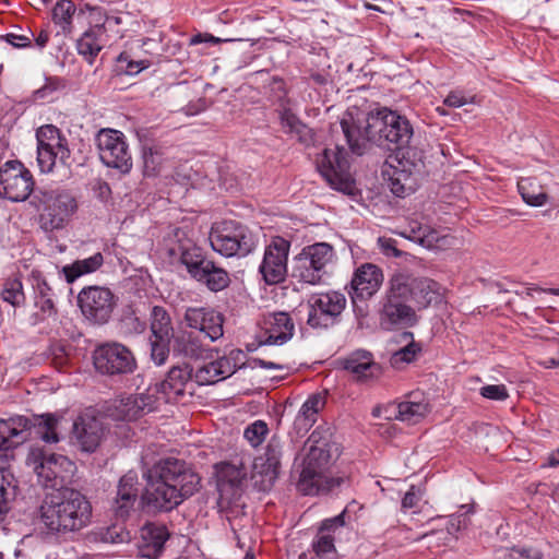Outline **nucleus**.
I'll use <instances>...</instances> for the list:
<instances>
[{
    "instance_id": "1",
    "label": "nucleus",
    "mask_w": 559,
    "mask_h": 559,
    "mask_svg": "<svg viewBox=\"0 0 559 559\" xmlns=\"http://www.w3.org/2000/svg\"><path fill=\"white\" fill-rule=\"evenodd\" d=\"M341 129L353 153L361 155L368 142L388 150H403L412 141L414 130L406 117L389 108L365 114L347 110L341 119Z\"/></svg>"
},
{
    "instance_id": "2",
    "label": "nucleus",
    "mask_w": 559,
    "mask_h": 559,
    "mask_svg": "<svg viewBox=\"0 0 559 559\" xmlns=\"http://www.w3.org/2000/svg\"><path fill=\"white\" fill-rule=\"evenodd\" d=\"M143 503L153 511H170L199 490L201 478L186 462L167 457L148 468Z\"/></svg>"
},
{
    "instance_id": "3",
    "label": "nucleus",
    "mask_w": 559,
    "mask_h": 559,
    "mask_svg": "<svg viewBox=\"0 0 559 559\" xmlns=\"http://www.w3.org/2000/svg\"><path fill=\"white\" fill-rule=\"evenodd\" d=\"M92 512V504L83 493L62 487L45 496L39 520L47 535L66 536L88 526Z\"/></svg>"
},
{
    "instance_id": "4",
    "label": "nucleus",
    "mask_w": 559,
    "mask_h": 559,
    "mask_svg": "<svg viewBox=\"0 0 559 559\" xmlns=\"http://www.w3.org/2000/svg\"><path fill=\"white\" fill-rule=\"evenodd\" d=\"M306 457L297 484L304 495L328 492L338 485L326 474L328 468L340 455V447L329 429L317 428L305 443Z\"/></svg>"
},
{
    "instance_id": "5",
    "label": "nucleus",
    "mask_w": 559,
    "mask_h": 559,
    "mask_svg": "<svg viewBox=\"0 0 559 559\" xmlns=\"http://www.w3.org/2000/svg\"><path fill=\"white\" fill-rule=\"evenodd\" d=\"M395 296L404 297L417 310L443 302L447 289L427 276H416L407 270L395 271L389 280Z\"/></svg>"
},
{
    "instance_id": "6",
    "label": "nucleus",
    "mask_w": 559,
    "mask_h": 559,
    "mask_svg": "<svg viewBox=\"0 0 559 559\" xmlns=\"http://www.w3.org/2000/svg\"><path fill=\"white\" fill-rule=\"evenodd\" d=\"M25 464L45 487H64L74 476L76 466L67 456L49 453L40 447H32L26 455Z\"/></svg>"
},
{
    "instance_id": "7",
    "label": "nucleus",
    "mask_w": 559,
    "mask_h": 559,
    "mask_svg": "<svg viewBox=\"0 0 559 559\" xmlns=\"http://www.w3.org/2000/svg\"><path fill=\"white\" fill-rule=\"evenodd\" d=\"M36 199L39 225L45 231L63 229L78 210L75 198L67 190H41Z\"/></svg>"
},
{
    "instance_id": "8",
    "label": "nucleus",
    "mask_w": 559,
    "mask_h": 559,
    "mask_svg": "<svg viewBox=\"0 0 559 559\" xmlns=\"http://www.w3.org/2000/svg\"><path fill=\"white\" fill-rule=\"evenodd\" d=\"M335 260L336 254L330 243L317 242L307 246L294 258L293 276L299 282L317 285Z\"/></svg>"
},
{
    "instance_id": "9",
    "label": "nucleus",
    "mask_w": 559,
    "mask_h": 559,
    "mask_svg": "<svg viewBox=\"0 0 559 559\" xmlns=\"http://www.w3.org/2000/svg\"><path fill=\"white\" fill-rule=\"evenodd\" d=\"M209 238L213 250L225 257L247 255L254 247L252 234L235 221L215 224Z\"/></svg>"
},
{
    "instance_id": "10",
    "label": "nucleus",
    "mask_w": 559,
    "mask_h": 559,
    "mask_svg": "<svg viewBox=\"0 0 559 559\" xmlns=\"http://www.w3.org/2000/svg\"><path fill=\"white\" fill-rule=\"evenodd\" d=\"M317 168L326 182L335 190L353 194L356 187L349 170V160L344 147H326L317 158Z\"/></svg>"
},
{
    "instance_id": "11",
    "label": "nucleus",
    "mask_w": 559,
    "mask_h": 559,
    "mask_svg": "<svg viewBox=\"0 0 559 559\" xmlns=\"http://www.w3.org/2000/svg\"><path fill=\"white\" fill-rule=\"evenodd\" d=\"M37 162L41 173H51L58 165L66 166L70 159L67 139L52 124L37 130Z\"/></svg>"
},
{
    "instance_id": "12",
    "label": "nucleus",
    "mask_w": 559,
    "mask_h": 559,
    "mask_svg": "<svg viewBox=\"0 0 559 559\" xmlns=\"http://www.w3.org/2000/svg\"><path fill=\"white\" fill-rule=\"evenodd\" d=\"M96 146L99 158L107 167L128 174L132 168V158L126 135L115 129H102L96 134Z\"/></svg>"
},
{
    "instance_id": "13",
    "label": "nucleus",
    "mask_w": 559,
    "mask_h": 559,
    "mask_svg": "<svg viewBox=\"0 0 559 559\" xmlns=\"http://www.w3.org/2000/svg\"><path fill=\"white\" fill-rule=\"evenodd\" d=\"M95 368L103 374L131 373L136 367L132 352L120 343L98 346L93 355Z\"/></svg>"
},
{
    "instance_id": "14",
    "label": "nucleus",
    "mask_w": 559,
    "mask_h": 559,
    "mask_svg": "<svg viewBox=\"0 0 559 559\" xmlns=\"http://www.w3.org/2000/svg\"><path fill=\"white\" fill-rule=\"evenodd\" d=\"M31 171L19 160L11 159L0 167V193L13 202L26 200L33 191Z\"/></svg>"
},
{
    "instance_id": "15",
    "label": "nucleus",
    "mask_w": 559,
    "mask_h": 559,
    "mask_svg": "<svg viewBox=\"0 0 559 559\" xmlns=\"http://www.w3.org/2000/svg\"><path fill=\"white\" fill-rule=\"evenodd\" d=\"M83 316L94 323H106L116 307V297L107 287L90 286L78 296Z\"/></svg>"
},
{
    "instance_id": "16",
    "label": "nucleus",
    "mask_w": 559,
    "mask_h": 559,
    "mask_svg": "<svg viewBox=\"0 0 559 559\" xmlns=\"http://www.w3.org/2000/svg\"><path fill=\"white\" fill-rule=\"evenodd\" d=\"M282 448L281 439L274 436L264 452L254 459L251 478L260 490L266 491L274 485L281 468Z\"/></svg>"
},
{
    "instance_id": "17",
    "label": "nucleus",
    "mask_w": 559,
    "mask_h": 559,
    "mask_svg": "<svg viewBox=\"0 0 559 559\" xmlns=\"http://www.w3.org/2000/svg\"><path fill=\"white\" fill-rule=\"evenodd\" d=\"M246 475L242 466L230 463L216 466L217 504L221 511L230 509L240 499Z\"/></svg>"
},
{
    "instance_id": "18",
    "label": "nucleus",
    "mask_w": 559,
    "mask_h": 559,
    "mask_svg": "<svg viewBox=\"0 0 559 559\" xmlns=\"http://www.w3.org/2000/svg\"><path fill=\"white\" fill-rule=\"evenodd\" d=\"M308 305V324L312 328H326L345 309L346 297L335 290L313 294L310 296Z\"/></svg>"
},
{
    "instance_id": "19",
    "label": "nucleus",
    "mask_w": 559,
    "mask_h": 559,
    "mask_svg": "<svg viewBox=\"0 0 559 559\" xmlns=\"http://www.w3.org/2000/svg\"><path fill=\"white\" fill-rule=\"evenodd\" d=\"M289 249L290 242L280 236L273 237L266 245L259 270L267 284H278L285 280Z\"/></svg>"
},
{
    "instance_id": "20",
    "label": "nucleus",
    "mask_w": 559,
    "mask_h": 559,
    "mask_svg": "<svg viewBox=\"0 0 559 559\" xmlns=\"http://www.w3.org/2000/svg\"><path fill=\"white\" fill-rule=\"evenodd\" d=\"M157 399L148 388L140 394H130L116 400L109 408L110 416L117 420H134L159 407Z\"/></svg>"
},
{
    "instance_id": "21",
    "label": "nucleus",
    "mask_w": 559,
    "mask_h": 559,
    "mask_svg": "<svg viewBox=\"0 0 559 559\" xmlns=\"http://www.w3.org/2000/svg\"><path fill=\"white\" fill-rule=\"evenodd\" d=\"M191 381V369L189 366H176L173 367L167 378L150 386L153 394L157 399L159 405L166 403H176L179 397L182 396Z\"/></svg>"
},
{
    "instance_id": "22",
    "label": "nucleus",
    "mask_w": 559,
    "mask_h": 559,
    "mask_svg": "<svg viewBox=\"0 0 559 559\" xmlns=\"http://www.w3.org/2000/svg\"><path fill=\"white\" fill-rule=\"evenodd\" d=\"M185 321L189 328L199 330L211 342L218 340L224 334V318L211 308L190 307L186 310Z\"/></svg>"
},
{
    "instance_id": "23",
    "label": "nucleus",
    "mask_w": 559,
    "mask_h": 559,
    "mask_svg": "<svg viewBox=\"0 0 559 559\" xmlns=\"http://www.w3.org/2000/svg\"><path fill=\"white\" fill-rule=\"evenodd\" d=\"M72 433L82 451L94 452L105 436V428L100 419L86 413L74 420Z\"/></svg>"
},
{
    "instance_id": "24",
    "label": "nucleus",
    "mask_w": 559,
    "mask_h": 559,
    "mask_svg": "<svg viewBox=\"0 0 559 559\" xmlns=\"http://www.w3.org/2000/svg\"><path fill=\"white\" fill-rule=\"evenodd\" d=\"M416 308L404 297L394 294L393 285L389 284L386 302L383 306V319L392 325L412 326L417 323Z\"/></svg>"
},
{
    "instance_id": "25",
    "label": "nucleus",
    "mask_w": 559,
    "mask_h": 559,
    "mask_svg": "<svg viewBox=\"0 0 559 559\" xmlns=\"http://www.w3.org/2000/svg\"><path fill=\"white\" fill-rule=\"evenodd\" d=\"M382 175L391 192L399 198L408 195L416 188V179L406 168V163L397 158L384 164Z\"/></svg>"
},
{
    "instance_id": "26",
    "label": "nucleus",
    "mask_w": 559,
    "mask_h": 559,
    "mask_svg": "<svg viewBox=\"0 0 559 559\" xmlns=\"http://www.w3.org/2000/svg\"><path fill=\"white\" fill-rule=\"evenodd\" d=\"M383 282V273L374 264L366 263L359 266L352 278V289L355 299H368L373 296Z\"/></svg>"
},
{
    "instance_id": "27",
    "label": "nucleus",
    "mask_w": 559,
    "mask_h": 559,
    "mask_svg": "<svg viewBox=\"0 0 559 559\" xmlns=\"http://www.w3.org/2000/svg\"><path fill=\"white\" fill-rule=\"evenodd\" d=\"M343 368L357 381H366L378 378L381 374V367L373 360V356L367 350H355L342 362Z\"/></svg>"
},
{
    "instance_id": "28",
    "label": "nucleus",
    "mask_w": 559,
    "mask_h": 559,
    "mask_svg": "<svg viewBox=\"0 0 559 559\" xmlns=\"http://www.w3.org/2000/svg\"><path fill=\"white\" fill-rule=\"evenodd\" d=\"M28 419L23 416L0 420V456L5 457V468L9 464V456L5 452L26 439L25 432L28 429Z\"/></svg>"
},
{
    "instance_id": "29",
    "label": "nucleus",
    "mask_w": 559,
    "mask_h": 559,
    "mask_svg": "<svg viewBox=\"0 0 559 559\" xmlns=\"http://www.w3.org/2000/svg\"><path fill=\"white\" fill-rule=\"evenodd\" d=\"M168 537L169 533L166 526L154 523L145 524L140 533V556L147 559H157Z\"/></svg>"
},
{
    "instance_id": "30",
    "label": "nucleus",
    "mask_w": 559,
    "mask_h": 559,
    "mask_svg": "<svg viewBox=\"0 0 559 559\" xmlns=\"http://www.w3.org/2000/svg\"><path fill=\"white\" fill-rule=\"evenodd\" d=\"M138 491V476L135 473L130 472L120 478L117 495L112 502V511L117 518L124 519L133 510Z\"/></svg>"
},
{
    "instance_id": "31",
    "label": "nucleus",
    "mask_w": 559,
    "mask_h": 559,
    "mask_svg": "<svg viewBox=\"0 0 559 559\" xmlns=\"http://www.w3.org/2000/svg\"><path fill=\"white\" fill-rule=\"evenodd\" d=\"M265 338L264 344L283 345L292 338L294 334V323L290 317L285 312L272 313L265 318Z\"/></svg>"
},
{
    "instance_id": "32",
    "label": "nucleus",
    "mask_w": 559,
    "mask_h": 559,
    "mask_svg": "<svg viewBox=\"0 0 559 559\" xmlns=\"http://www.w3.org/2000/svg\"><path fill=\"white\" fill-rule=\"evenodd\" d=\"M344 525L343 513L322 522L312 542V549L319 558H330L335 554L334 531Z\"/></svg>"
},
{
    "instance_id": "33",
    "label": "nucleus",
    "mask_w": 559,
    "mask_h": 559,
    "mask_svg": "<svg viewBox=\"0 0 559 559\" xmlns=\"http://www.w3.org/2000/svg\"><path fill=\"white\" fill-rule=\"evenodd\" d=\"M106 29L103 24H96L85 31L76 40L78 53L92 64L105 45Z\"/></svg>"
},
{
    "instance_id": "34",
    "label": "nucleus",
    "mask_w": 559,
    "mask_h": 559,
    "mask_svg": "<svg viewBox=\"0 0 559 559\" xmlns=\"http://www.w3.org/2000/svg\"><path fill=\"white\" fill-rule=\"evenodd\" d=\"M429 411L430 406L421 394H413L395 406L394 418L407 425H415L424 419Z\"/></svg>"
},
{
    "instance_id": "35",
    "label": "nucleus",
    "mask_w": 559,
    "mask_h": 559,
    "mask_svg": "<svg viewBox=\"0 0 559 559\" xmlns=\"http://www.w3.org/2000/svg\"><path fill=\"white\" fill-rule=\"evenodd\" d=\"M169 254L174 258L178 257L193 278L201 275V267L209 261L202 255L200 248L190 240L180 243L177 248L169 249Z\"/></svg>"
},
{
    "instance_id": "36",
    "label": "nucleus",
    "mask_w": 559,
    "mask_h": 559,
    "mask_svg": "<svg viewBox=\"0 0 559 559\" xmlns=\"http://www.w3.org/2000/svg\"><path fill=\"white\" fill-rule=\"evenodd\" d=\"M325 401L322 395L313 394L301 405L295 419L299 431H307L316 421L318 413L323 408Z\"/></svg>"
},
{
    "instance_id": "37",
    "label": "nucleus",
    "mask_w": 559,
    "mask_h": 559,
    "mask_svg": "<svg viewBox=\"0 0 559 559\" xmlns=\"http://www.w3.org/2000/svg\"><path fill=\"white\" fill-rule=\"evenodd\" d=\"M103 263V254L97 252L90 258L76 260L72 264L64 265L62 267V273L68 283H73L76 278L97 271Z\"/></svg>"
},
{
    "instance_id": "38",
    "label": "nucleus",
    "mask_w": 559,
    "mask_h": 559,
    "mask_svg": "<svg viewBox=\"0 0 559 559\" xmlns=\"http://www.w3.org/2000/svg\"><path fill=\"white\" fill-rule=\"evenodd\" d=\"M201 275L197 276L198 282L204 283L209 289L213 292H219L226 288L229 284L228 273L214 264L212 261L205 262L204 266L201 267Z\"/></svg>"
},
{
    "instance_id": "39",
    "label": "nucleus",
    "mask_w": 559,
    "mask_h": 559,
    "mask_svg": "<svg viewBox=\"0 0 559 559\" xmlns=\"http://www.w3.org/2000/svg\"><path fill=\"white\" fill-rule=\"evenodd\" d=\"M518 189L523 201L531 206H543L547 202V193L535 178H521Z\"/></svg>"
},
{
    "instance_id": "40",
    "label": "nucleus",
    "mask_w": 559,
    "mask_h": 559,
    "mask_svg": "<svg viewBox=\"0 0 559 559\" xmlns=\"http://www.w3.org/2000/svg\"><path fill=\"white\" fill-rule=\"evenodd\" d=\"M151 331L153 337L170 340L173 336L171 321L167 311L155 306L151 312Z\"/></svg>"
},
{
    "instance_id": "41",
    "label": "nucleus",
    "mask_w": 559,
    "mask_h": 559,
    "mask_svg": "<svg viewBox=\"0 0 559 559\" xmlns=\"http://www.w3.org/2000/svg\"><path fill=\"white\" fill-rule=\"evenodd\" d=\"M75 12L76 7L71 0H59L52 9V21L64 34H70Z\"/></svg>"
},
{
    "instance_id": "42",
    "label": "nucleus",
    "mask_w": 559,
    "mask_h": 559,
    "mask_svg": "<svg viewBox=\"0 0 559 559\" xmlns=\"http://www.w3.org/2000/svg\"><path fill=\"white\" fill-rule=\"evenodd\" d=\"M13 490V475L5 468V457L0 456V515L9 510Z\"/></svg>"
},
{
    "instance_id": "43",
    "label": "nucleus",
    "mask_w": 559,
    "mask_h": 559,
    "mask_svg": "<svg viewBox=\"0 0 559 559\" xmlns=\"http://www.w3.org/2000/svg\"><path fill=\"white\" fill-rule=\"evenodd\" d=\"M282 129L300 141H306L309 129L299 118L289 109H283L280 114Z\"/></svg>"
},
{
    "instance_id": "44",
    "label": "nucleus",
    "mask_w": 559,
    "mask_h": 559,
    "mask_svg": "<svg viewBox=\"0 0 559 559\" xmlns=\"http://www.w3.org/2000/svg\"><path fill=\"white\" fill-rule=\"evenodd\" d=\"M245 354L240 349H234L229 352L228 355L223 356L216 360H214L217 370L221 373L222 380L230 377L237 368L241 367L243 364Z\"/></svg>"
},
{
    "instance_id": "45",
    "label": "nucleus",
    "mask_w": 559,
    "mask_h": 559,
    "mask_svg": "<svg viewBox=\"0 0 559 559\" xmlns=\"http://www.w3.org/2000/svg\"><path fill=\"white\" fill-rule=\"evenodd\" d=\"M57 425L58 420L53 416H43L37 426V433L40 439L47 443H57L59 441Z\"/></svg>"
},
{
    "instance_id": "46",
    "label": "nucleus",
    "mask_w": 559,
    "mask_h": 559,
    "mask_svg": "<svg viewBox=\"0 0 559 559\" xmlns=\"http://www.w3.org/2000/svg\"><path fill=\"white\" fill-rule=\"evenodd\" d=\"M408 239L418 242L419 245L432 248L437 246L440 240L439 234L429 226H419L417 229L412 228V234Z\"/></svg>"
},
{
    "instance_id": "47",
    "label": "nucleus",
    "mask_w": 559,
    "mask_h": 559,
    "mask_svg": "<svg viewBox=\"0 0 559 559\" xmlns=\"http://www.w3.org/2000/svg\"><path fill=\"white\" fill-rule=\"evenodd\" d=\"M267 432V425L262 420H255L246 428L243 437L253 448H255L265 440Z\"/></svg>"
},
{
    "instance_id": "48",
    "label": "nucleus",
    "mask_w": 559,
    "mask_h": 559,
    "mask_svg": "<svg viewBox=\"0 0 559 559\" xmlns=\"http://www.w3.org/2000/svg\"><path fill=\"white\" fill-rule=\"evenodd\" d=\"M420 352V347L418 344L411 342L403 348L396 350L391 356V365L395 368H401L403 364H408L413 361L416 357V355Z\"/></svg>"
},
{
    "instance_id": "49",
    "label": "nucleus",
    "mask_w": 559,
    "mask_h": 559,
    "mask_svg": "<svg viewBox=\"0 0 559 559\" xmlns=\"http://www.w3.org/2000/svg\"><path fill=\"white\" fill-rule=\"evenodd\" d=\"M2 299L12 306H17L24 300L22 283L17 280L5 283L1 293Z\"/></svg>"
},
{
    "instance_id": "50",
    "label": "nucleus",
    "mask_w": 559,
    "mask_h": 559,
    "mask_svg": "<svg viewBox=\"0 0 559 559\" xmlns=\"http://www.w3.org/2000/svg\"><path fill=\"white\" fill-rule=\"evenodd\" d=\"M195 379L200 384H212L222 380L221 373L214 361L199 367L195 371Z\"/></svg>"
},
{
    "instance_id": "51",
    "label": "nucleus",
    "mask_w": 559,
    "mask_h": 559,
    "mask_svg": "<svg viewBox=\"0 0 559 559\" xmlns=\"http://www.w3.org/2000/svg\"><path fill=\"white\" fill-rule=\"evenodd\" d=\"M169 341L158 337H151V356L156 365H163L169 354Z\"/></svg>"
},
{
    "instance_id": "52",
    "label": "nucleus",
    "mask_w": 559,
    "mask_h": 559,
    "mask_svg": "<svg viewBox=\"0 0 559 559\" xmlns=\"http://www.w3.org/2000/svg\"><path fill=\"white\" fill-rule=\"evenodd\" d=\"M479 393L483 397L492 401H506L509 397V392L504 384H488L481 386Z\"/></svg>"
},
{
    "instance_id": "53",
    "label": "nucleus",
    "mask_w": 559,
    "mask_h": 559,
    "mask_svg": "<svg viewBox=\"0 0 559 559\" xmlns=\"http://www.w3.org/2000/svg\"><path fill=\"white\" fill-rule=\"evenodd\" d=\"M378 245L381 252L386 257L400 258L403 255H407V253L401 251L396 245V240L388 237L378 238Z\"/></svg>"
},
{
    "instance_id": "54",
    "label": "nucleus",
    "mask_w": 559,
    "mask_h": 559,
    "mask_svg": "<svg viewBox=\"0 0 559 559\" xmlns=\"http://www.w3.org/2000/svg\"><path fill=\"white\" fill-rule=\"evenodd\" d=\"M503 559H542L537 550L511 548L503 552Z\"/></svg>"
},
{
    "instance_id": "55",
    "label": "nucleus",
    "mask_w": 559,
    "mask_h": 559,
    "mask_svg": "<svg viewBox=\"0 0 559 559\" xmlns=\"http://www.w3.org/2000/svg\"><path fill=\"white\" fill-rule=\"evenodd\" d=\"M145 330V323L134 316H126L121 320V331L123 333H142Z\"/></svg>"
},
{
    "instance_id": "56",
    "label": "nucleus",
    "mask_w": 559,
    "mask_h": 559,
    "mask_svg": "<svg viewBox=\"0 0 559 559\" xmlns=\"http://www.w3.org/2000/svg\"><path fill=\"white\" fill-rule=\"evenodd\" d=\"M119 63H127L124 70L128 74H136L141 70L147 68V63L143 60L141 61H131L129 60V56L126 52H122L118 57Z\"/></svg>"
},
{
    "instance_id": "57",
    "label": "nucleus",
    "mask_w": 559,
    "mask_h": 559,
    "mask_svg": "<svg viewBox=\"0 0 559 559\" xmlns=\"http://www.w3.org/2000/svg\"><path fill=\"white\" fill-rule=\"evenodd\" d=\"M474 97H467L462 92H451L444 99V104L450 107H462L468 103H473Z\"/></svg>"
},
{
    "instance_id": "58",
    "label": "nucleus",
    "mask_w": 559,
    "mask_h": 559,
    "mask_svg": "<svg viewBox=\"0 0 559 559\" xmlns=\"http://www.w3.org/2000/svg\"><path fill=\"white\" fill-rule=\"evenodd\" d=\"M471 511H472V509L468 508L465 512H463L461 514L452 515L449 520V525L447 527L448 532L450 534H454V533L459 532L462 527H465L467 525L466 514Z\"/></svg>"
},
{
    "instance_id": "59",
    "label": "nucleus",
    "mask_w": 559,
    "mask_h": 559,
    "mask_svg": "<svg viewBox=\"0 0 559 559\" xmlns=\"http://www.w3.org/2000/svg\"><path fill=\"white\" fill-rule=\"evenodd\" d=\"M420 500L419 490L415 486H412L402 499V507L404 509H412L417 506Z\"/></svg>"
},
{
    "instance_id": "60",
    "label": "nucleus",
    "mask_w": 559,
    "mask_h": 559,
    "mask_svg": "<svg viewBox=\"0 0 559 559\" xmlns=\"http://www.w3.org/2000/svg\"><path fill=\"white\" fill-rule=\"evenodd\" d=\"M233 39H221L218 37H215L209 33L203 34H197L190 38L189 45L194 46L202 43H211V44H219L222 41H231Z\"/></svg>"
},
{
    "instance_id": "61",
    "label": "nucleus",
    "mask_w": 559,
    "mask_h": 559,
    "mask_svg": "<svg viewBox=\"0 0 559 559\" xmlns=\"http://www.w3.org/2000/svg\"><path fill=\"white\" fill-rule=\"evenodd\" d=\"M5 40L15 48H24L31 45V38L25 35L7 34Z\"/></svg>"
},
{
    "instance_id": "62",
    "label": "nucleus",
    "mask_w": 559,
    "mask_h": 559,
    "mask_svg": "<svg viewBox=\"0 0 559 559\" xmlns=\"http://www.w3.org/2000/svg\"><path fill=\"white\" fill-rule=\"evenodd\" d=\"M57 88H58V85L55 82L49 81L45 86H43L41 88H39L35 92V97H36V99L46 98L52 92H55Z\"/></svg>"
},
{
    "instance_id": "63",
    "label": "nucleus",
    "mask_w": 559,
    "mask_h": 559,
    "mask_svg": "<svg viewBox=\"0 0 559 559\" xmlns=\"http://www.w3.org/2000/svg\"><path fill=\"white\" fill-rule=\"evenodd\" d=\"M36 305L40 307L44 313L50 314L53 311V302L46 296H41L40 299L36 301Z\"/></svg>"
},
{
    "instance_id": "64",
    "label": "nucleus",
    "mask_w": 559,
    "mask_h": 559,
    "mask_svg": "<svg viewBox=\"0 0 559 559\" xmlns=\"http://www.w3.org/2000/svg\"><path fill=\"white\" fill-rule=\"evenodd\" d=\"M49 40V35L47 32L41 31L39 35L36 37V44L38 47L43 48L47 45Z\"/></svg>"
}]
</instances>
